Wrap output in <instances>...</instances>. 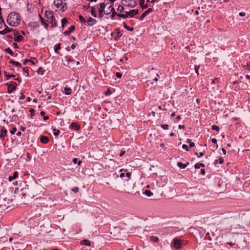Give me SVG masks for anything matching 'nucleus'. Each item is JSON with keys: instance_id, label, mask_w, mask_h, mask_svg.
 <instances>
[{"instance_id": "f257e3e1", "label": "nucleus", "mask_w": 250, "mask_h": 250, "mask_svg": "<svg viewBox=\"0 0 250 250\" xmlns=\"http://www.w3.org/2000/svg\"><path fill=\"white\" fill-rule=\"evenodd\" d=\"M20 21V15L18 13L11 12L7 17V22L10 26H17Z\"/></svg>"}, {"instance_id": "f03ea898", "label": "nucleus", "mask_w": 250, "mask_h": 250, "mask_svg": "<svg viewBox=\"0 0 250 250\" xmlns=\"http://www.w3.org/2000/svg\"><path fill=\"white\" fill-rule=\"evenodd\" d=\"M45 17L46 18V21L51 24L52 28L57 26L56 20L54 19L53 12L50 11H46L45 12Z\"/></svg>"}, {"instance_id": "7ed1b4c3", "label": "nucleus", "mask_w": 250, "mask_h": 250, "mask_svg": "<svg viewBox=\"0 0 250 250\" xmlns=\"http://www.w3.org/2000/svg\"><path fill=\"white\" fill-rule=\"evenodd\" d=\"M53 4L57 8L61 9L62 11L66 9V3L63 2L62 0H54Z\"/></svg>"}, {"instance_id": "20e7f679", "label": "nucleus", "mask_w": 250, "mask_h": 250, "mask_svg": "<svg viewBox=\"0 0 250 250\" xmlns=\"http://www.w3.org/2000/svg\"><path fill=\"white\" fill-rule=\"evenodd\" d=\"M122 4L125 6L130 8H134L137 5L135 0H122Z\"/></svg>"}, {"instance_id": "39448f33", "label": "nucleus", "mask_w": 250, "mask_h": 250, "mask_svg": "<svg viewBox=\"0 0 250 250\" xmlns=\"http://www.w3.org/2000/svg\"><path fill=\"white\" fill-rule=\"evenodd\" d=\"M6 85L8 86V92L9 93L15 90L17 86L16 83L15 82H11L10 84L6 83Z\"/></svg>"}, {"instance_id": "423d86ee", "label": "nucleus", "mask_w": 250, "mask_h": 250, "mask_svg": "<svg viewBox=\"0 0 250 250\" xmlns=\"http://www.w3.org/2000/svg\"><path fill=\"white\" fill-rule=\"evenodd\" d=\"M105 5H106L104 4V3H101L100 4V8L99 9V17L100 19H102L104 15L103 12H105L104 9Z\"/></svg>"}, {"instance_id": "0eeeda50", "label": "nucleus", "mask_w": 250, "mask_h": 250, "mask_svg": "<svg viewBox=\"0 0 250 250\" xmlns=\"http://www.w3.org/2000/svg\"><path fill=\"white\" fill-rule=\"evenodd\" d=\"M173 247L176 249H179L181 248V241L177 238L173 240Z\"/></svg>"}, {"instance_id": "6e6552de", "label": "nucleus", "mask_w": 250, "mask_h": 250, "mask_svg": "<svg viewBox=\"0 0 250 250\" xmlns=\"http://www.w3.org/2000/svg\"><path fill=\"white\" fill-rule=\"evenodd\" d=\"M126 14L127 16H130L131 17H133L135 15H136L139 14L138 10H131L130 11L126 12Z\"/></svg>"}, {"instance_id": "1a4fd4ad", "label": "nucleus", "mask_w": 250, "mask_h": 250, "mask_svg": "<svg viewBox=\"0 0 250 250\" xmlns=\"http://www.w3.org/2000/svg\"><path fill=\"white\" fill-rule=\"evenodd\" d=\"M87 25L92 26L94 25L97 22L96 20L91 17H89L87 20Z\"/></svg>"}, {"instance_id": "9d476101", "label": "nucleus", "mask_w": 250, "mask_h": 250, "mask_svg": "<svg viewBox=\"0 0 250 250\" xmlns=\"http://www.w3.org/2000/svg\"><path fill=\"white\" fill-rule=\"evenodd\" d=\"M0 133V138L2 139L6 135V134H7L6 129L4 127H1Z\"/></svg>"}, {"instance_id": "9b49d317", "label": "nucleus", "mask_w": 250, "mask_h": 250, "mask_svg": "<svg viewBox=\"0 0 250 250\" xmlns=\"http://www.w3.org/2000/svg\"><path fill=\"white\" fill-rule=\"evenodd\" d=\"M152 9L151 8H148L146 11L143 14L141 15L140 17V20H143L144 18L146 17L149 13L152 11Z\"/></svg>"}, {"instance_id": "f8f14e48", "label": "nucleus", "mask_w": 250, "mask_h": 250, "mask_svg": "<svg viewBox=\"0 0 250 250\" xmlns=\"http://www.w3.org/2000/svg\"><path fill=\"white\" fill-rule=\"evenodd\" d=\"M5 29L2 31H0V34L4 35L7 33L12 32V31H13L12 29H11V28L8 27L5 24Z\"/></svg>"}, {"instance_id": "ddd939ff", "label": "nucleus", "mask_w": 250, "mask_h": 250, "mask_svg": "<svg viewBox=\"0 0 250 250\" xmlns=\"http://www.w3.org/2000/svg\"><path fill=\"white\" fill-rule=\"evenodd\" d=\"M70 127L75 130H79L80 128V126L77 123L74 122L71 124Z\"/></svg>"}, {"instance_id": "4468645a", "label": "nucleus", "mask_w": 250, "mask_h": 250, "mask_svg": "<svg viewBox=\"0 0 250 250\" xmlns=\"http://www.w3.org/2000/svg\"><path fill=\"white\" fill-rule=\"evenodd\" d=\"M75 28L74 25L70 26L68 30L64 32V35L66 36L69 35L71 33L73 32L74 31Z\"/></svg>"}, {"instance_id": "2eb2a0df", "label": "nucleus", "mask_w": 250, "mask_h": 250, "mask_svg": "<svg viewBox=\"0 0 250 250\" xmlns=\"http://www.w3.org/2000/svg\"><path fill=\"white\" fill-rule=\"evenodd\" d=\"M41 142L43 144H47L49 142V139L47 137L42 136L40 138Z\"/></svg>"}, {"instance_id": "dca6fc26", "label": "nucleus", "mask_w": 250, "mask_h": 250, "mask_svg": "<svg viewBox=\"0 0 250 250\" xmlns=\"http://www.w3.org/2000/svg\"><path fill=\"white\" fill-rule=\"evenodd\" d=\"M23 40V37L21 35H18L14 38V41L17 42H21Z\"/></svg>"}, {"instance_id": "f3484780", "label": "nucleus", "mask_w": 250, "mask_h": 250, "mask_svg": "<svg viewBox=\"0 0 250 250\" xmlns=\"http://www.w3.org/2000/svg\"><path fill=\"white\" fill-rule=\"evenodd\" d=\"M80 243L81 245H84L87 246H90L91 245V242L87 239L82 240Z\"/></svg>"}, {"instance_id": "a211bd4d", "label": "nucleus", "mask_w": 250, "mask_h": 250, "mask_svg": "<svg viewBox=\"0 0 250 250\" xmlns=\"http://www.w3.org/2000/svg\"><path fill=\"white\" fill-rule=\"evenodd\" d=\"M189 165V163L187 162V164H182L181 162H178L177 163V166L180 168H185L187 166Z\"/></svg>"}, {"instance_id": "6ab92c4d", "label": "nucleus", "mask_w": 250, "mask_h": 250, "mask_svg": "<svg viewBox=\"0 0 250 250\" xmlns=\"http://www.w3.org/2000/svg\"><path fill=\"white\" fill-rule=\"evenodd\" d=\"M145 0H140V7L143 9H146L148 7V5L146 4L145 5Z\"/></svg>"}, {"instance_id": "aec40b11", "label": "nucleus", "mask_w": 250, "mask_h": 250, "mask_svg": "<svg viewBox=\"0 0 250 250\" xmlns=\"http://www.w3.org/2000/svg\"><path fill=\"white\" fill-rule=\"evenodd\" d=\"M224 162V159L222 157H220L218 158V159H217L214 162V165L215 166H217V163H219L220 164H222Z\"/></svg>"}, {"instance_id": "412c9836", "label": "nucleus", "mask_w": 250, "mask_h": 250, "mask_svg": "<svg viewBox=\"0 0 250 250\" xmlns=\"http://www.w3.org/2000/svg\"><path fill=\"white\" fill-rule=\"evenodd\" d=\"M18 175V172L15 171L12 176H10L8 178L9 181H12L13 180L15 179Z\"/></svg>"}, {"instance_id": "4be33fe9", "label": "nucleus", "mask_w": 250, "mask_h": 250, "mask_svg": "<svg viewBox=\"0 0 250 250\" xmlns=\"http://www.w3.org/2000/svg\"><path fill=\"white\" fill-rule=\"evenodd\" d=\"M64 90L65 91V94L70 95L71 94V89L68 87H65Z\"/></svg>"}, {"instance_id": "5701e85b", "label": "nucleus", "mask_w": 250, "mask_h": 250, "mask_svg": "<svg viewBox=\"0 0 250 250\" xmlns=\"http://www.w3.org/2000/svg\"><path fill=\"white\" fill-rule=\"evenodd\" d=\"M91 14L94 17H95V18L97 17V14H96V9H95L94 7H92L91 8Z\"/></svg>"}, {"instance_id": "b1692460", "label": "nucleus", "mask_w": 250, "mask_h": 250, "mask_svg": "<svg viewBox=\"0 0 250 250\" xmlns=\"http://www.w3.org/2000/svg\"><path fill=\"white\" fill-rule=\"evenodd\" d=\"M9 63H11L12 64H14L15 66H17V67H21V63L20 62H15V61H14L13 60H11L9 62Z\"/></svg>"}, {"instance_id": "393cba45", "label": "nucleus", "mask_w": 250, "mask_h": 250, "mask_svg": "<svg viewBox=\"0 0 250 250\" xmlns=\"http://www.w3.org/2000/svg\"><path fill=\"white\" fill-rule=\"evenodd\" d=\"M144 193L148 197H151L153 195V193L148 190H146Z\"/></svg>"}, {"instance_id": "a878e982", "label": "nucleus", "mask_w": 250, "mask_h": 250, "mask_svg": "<svg viewBox=\"0 0 250 250\" xmlns=\"http://www.w3.org/2000/svg\"><path fill=\"white\" fill-rule=\"evenodd\" d=\"M200 167H205V165L203 163H196L194 165V167L196 169L199 168Z\"/></svg>"}, {"instance_id": "bb28decb", "label": "nucleus", "mask_w": 250, "mask_h": 250, "mask_svg": "<svg viewBox=\"0 0 250 250\" xmlns=\"http://www.w3.org/2000/svg\"><path fill=\"white\" fill-rule=\"evenodd\" d=\"M124 27L126 29H127V30L129 31H133V30H134V28L133 27H129L128 26H127L126 25V24L125 22H124Z\"/></svg>"}, {"instance_id": "cd10ccee", "label": "nucleus", "mask_w": 250, "mask_h": 250, "mask_svg": "<svg viewBox=\"0 0 250 250\" xmlns=\"http://www.w3.org/2000/svg\"><path fill=\"white\" fill-rule=\"evenodd\" d=\"M109 12H107L106 13L104 12V14H107V15H108L109 14H110V13L113 12L114 11H115L114 8L111 5H110L109 6Z\"/></svg>"}, {"instance_id": "c85d7f7f", "label": "nucleus", "mask_w": 250, "mask_h": 250, "mask_svg": "<svg viewBox=\"0 0 250 250\" xmlns=\"http://www.w3.org/2000/svg\"><path fill=\"white\" fill-rule=\"evenodd\" d=\"M61 48L60 44H56L54 47L55 52L56 53H58V50Z\"/></svg>"}, {"instance_id": "c756f323", "label": "nucleus", "mask_w": 250, "mask_h": 250, "mask_svg": "<svg viewBox=\"0 0 250 250\" xmlns=\"http://www.w3.org/2000/svg\"><path fill=\"white\" fill-rule=\"evenodd\" d=\"M61 22H62V27H63L64 25L68 22V20L67 19L64 18L62 20Z\"/></svg>"}, {"instance_id": "7c9ffc66", "label": "nucleus", "mask_w": 250, "mask_h": 250, "mask_svg": "<svg viewBox=\"0 0 250 250\" xmlns=\"http://www.w3.org/2000/svg\"><path fill=\"white\" fill-rule=\"evenodd\" d=\"M4 74H5V76L7 78V79H9L10 78H14V77H15V75H14L13 74L10 75L9 74H8L6 71H4Z\"/></svg>"}, {"instance_id": "2f4dec72", "label": "nucleus", "mask_w": 250, "mask_h": 250, "mask_svg": "<svg viewBox=\"0 0 250 250\" xmlns=\"http://www.w3.org/2000/svg\"><path fill=\"white\" fill-rule=\"evenodd\" d=\"M60 131L58 129H57L56 128H54L53 129V134L55 135V136H58L59 134H60Z\"/></svg>"}, {"instance_id": "473e14b6", "label": "nucleus", "mask_w": 250, "mask_h": 250, "mask_svg": "<svg viewBox=\"0 0 250 250\" xmlns=\"http://www.w3.org/2000/svg\"><path fill=\"white\" fill-rule=\"evenodd\" d=\"M5 51L9 53L11 55H14V52L11 50L10 48H7L5 49Z\"/></svg>"}, {"instance_id": "72a5a7b5", "label": "nucleus", "mask_w": 250, "mask_h": 250, "mask_svg": "<svg viewBox=\"0 0 250 250\" xmlns=\"http://www.w3.org/2000/svg\"><path fill=\"white\" fill-rule=\"evenodd\" d=\"M44 71L42 68L41 67L38 69L37 73L39 74L43 75Z\"/></svg>"}, {"instance_id": "f704fd0d", "label": "nucleus", "mask_w": 250, "mask_h": 250, "mask_svg": "<svg viewBox=\"0 0 250 250\" xmlns=\"http://www.w3.org/2000/svg\"><path fill=\"white\" fill-rule=\"evenodd\" d=\"M150 240L153 242H157L159 240V238L156 236H151Z\"/></svg>"}, {"instance_id": "c9c22d12", "label": "nucleus", "mask_w": 250, "mask_h": 250, "mask_svg": "<svg viewBox=\"0 0 250 250\" xmlns=\"http://www.w3.org/2000/svg\"><path fill=\"white\" fill-rule=\"evenodd\" d=\"M118 11H119L120 13H123L124 11V7L122 5H119L118 8Z\"/></svg>"}, {"instance_id": "e433bc0d", "label": "nucleus", "mask_w": 250, "mask_h": 250, "mask_svg": "<svg viewBox=\"0 0 250 250\" xmlns=\"http://www.w3.org/2000/svg\"><path fill=\"white\" fill-rule=\"evenodd\" d=\"M117 16L118 17L122 18L123 19H125L127 17L126 13H125V14H118Z\"/></svg>"}, {"instance_id": "4c0bfd02", "label": "nucleus", "mask_w": 250, "mask_h": 250, "mask_svg": "<svg viewBox=\"0 0 250 250\" xmlns=\"http://www.w3.org/2000/svg\"><path fill=\"white\" fill-rule=\"evenodd\" d=\"M79 19L82 23H85L86 21L85 19L82 16H79Z\"/></svg>"}, {"instance_id": "58836bf2", "label": "nucleus", "mask_w": 250, "mask_h": 250, "mask_svg": "<svg viewBox=\"0 0 250 250\" xmlns=\"http://www.w3.org/2000/svg\"><path fill=\"white\" fill-rule=\"evenodd\" d=\"M211 128L212 130H216L217 132L219 131V127L216 125H213L211 127Z\"/></svg>"}, {"instance_id": "ea45409f", "label": "nucleus", "mask_w": 250, "mask_h": 250, "mask_svg": "<svg viewBox=\"0 0 250 250\" xmlns=\"http://www.w3.org/2000/svg\"><path fill=\"white\" fill-rule=\"evenodd\" d=\"M168 126H168V125H167V124H163V125H161V127L163 129H165V130H167V129H168Z\"/></svg>"}, {"instance_id": "a19ab883", "label": "nucleus", "mask_w": 250, "mask_h": 250, "mask_svg": "<svg viewBox=\"0 0 250 250\" xmlns=\"http://www.w3.org/2000/svg\"><path fill=\"white\" fill-rule=\"evenodd\" d=\"M71 190L75 193H77L79 191V188L78 187H75L72 188Z\"/></svg>"}, {"instance_id": "79ce46f5", "label": "nucleus", "mask_w": 250, "mask_h": 250, "mask_svg": "<svg viewBox=\"0 0 250 250\" xmlns=\"http://www.w3.org/2000/svg\"><path fill=\"white\" fill-rule=\"evenodd\" d=\"M39 16L40 17V19L42 24H44V23H45V22H47L46 20H45L44 19H43V18L40 15H39Z\"/></svg>"}, {"instance_id": "37998d69", "label": "nucleus", "mask_w": 250, "mask_h": 250, "mask_svg": "<svg viewBox=\"0 0 250 250\" xmlns=\"http://www.w3.org/2000/svg\"><path fill=\"white\" fill-rule=\"evenodd\" d=\"M243 67L247 70H250V64L249 63H247L246 65H244Z\"/></svg>"}, {"instance_id": "c03bdc74", "label": "nucleus", "mask_w": 250, "mask_h": 250, "mask_svg": "<svg viewBox=\"0 0 250 250\" xmlns=\"http://www.w3.org/2000/svg\"><path fill=\"white\" fill-rule=\"evenodd\" d=\"M17 131V129L15 127H13L12 130H10V133L11 134H14L16 131Z\"/></svg>"}, {"instance_id": "a18cd8bd", "label": "nucleus", "mask_w": 250, "mask_h": 250, "mask_svg": "<svg viewBox=\"0 0 250 250\" xmlns=\"http://www.w3.org/2000/svg\"><path fill=\"white\" fill-rule=\"evenodd\" d=\"M182 148L184 149H185L187 151H188V146H187V145H183L182 146Z\"/></svg>"}, {"instance_id": "49530a36", "label": "nucleus", "mask_w": 250, "mask_h": 250, "mask_svg": "<svg viewBox=\"0 0 250 250\" xmlns=\"http://www.w3.org/2000/svg\"><path fill=\"white\" fill-rule=\"evenodd\" d=\"M111 13H112V15H111V18H112V19H113V18H114L116 15H117V14H117V13H116V12H115V11H114L113 12H111Z\"/></svg>"}, {"instance_id": "de8ad7c7", "label": "nucleus", "mask_w": 250, "mask_h": 250, "mask_svg": "<svg viewBox=\"0 0 250 250\" xmlns=\"http://www.w3.org/2000/svg\"><path fill=\"white\" fill-rule=\"evenodd\" d=\"M12 31L13 32V34L15 36V37L19 35V32L17 30L13 29V31Z\"/></svg>"}, {"instance_id": "09e8293b", "label": "nucleus", "mask_w": 250, "mask_h": 250, "mask_svg": "<svg viewBox=\"0 0 250 250\" xmlns=\"http://www.w3.org/2000/svg\"><path fill=\"white\" fill-rule=\"evenodd\" d=\"M25 98V96L23 95L22 93H21V96L19 97L20 100H23Z\"/></svg>"}, {"instance_id": "8fccbe9b", "label": "nucleus", "mask_w": 250, "mask_h": 250, "mask_svg": "<svg viewBox=\"0 0 250 250\" xmlns=\"http://www.w3.org/2000/svg\"><path fill=\"white\" fill-rule=\"evenodd\" d=\"M126 176L128 178V179L126 180L127 181L129 180L130 179L131 173L127 172L126 173Z\"/></svg>"}, {"instance_id": "3c124183", "label": "nucleus", "mask_w": 250, "mask_h": 250, "mask_svg": "<svg viewBox=\"0 0 250 250\" xmlns=\"http://www.w3.org/2000/svg\"><path fill=\"white\" fill-rule=\"evenodd\" d=\"M23 71L25 73H27V76H28V70L26 67H24L23 68Z\"/></svg>"}, {"instance_id": "603ef678", "label": "nucleus", "mask_w": 250, "mask_h": 250, "mask_svg": "<svg viewBox=\"0 0 250 250\" xmlns=\"http://www.w3.org/2000/svg\"><path fill=\"white\" fill-rule=\"evenodd\" d=\"M116 76H117V78H121L122 77V75L121 73H120L119 72H117L116 74Z\"/></svg>"}, {"instance_id": "864d4df0", "label": "nucleus", "mask_w": 250, "mask_h": 250, "mask_svg": "<svg viewBox=\"0 0 250 250\" xmlns=\"http://www.w3.org/2000/svg\"><path fill=\"white\" fill-rule=\"evenodd\" d=\"M2 23H4V21L2 20L1 16H0V28L1 27V26L2 25Z\"/></svg>"}, {"instance_id": "5fc2aeb1", "label": "nucleus", "mask_w": 250, "mask_h": 250, "mask_svg": "<svg viewBox=\"0 0 250 250\" xmlns=\"http://www.w3.org/2000/svg\"><path fill=\"white\" fill-rule=\"evenodd\" d=\"M111 94V92L109 90V89H108L105 92V95L106 96H107V95H109Z\"/></svg>"}, {"instance_id": "6e6d98bb", "label": "nucleus", "mask_w": 250, "mask_h": 250, "mask_svg": "<svg viewBox=\"0 0 250 250\" xmlns=\"http://www.w3.org/2000/svg\"><path fill=\"white\" fill-rule=\"evenodd\" d=\"M239 15L241 17H243V16H245L246 15V14L245 12H240L239 13Z\"/></svg>"}, {"instance_id": "4d7b16f0", "label": "nucleus", "mask_w": 250, "mask_h": 250, "mask_svg": "<svg viewBox=\"0 0 250 250\" xmlns=\"http://www.w3.org/2000/svg\"><path fill=\"white\" fill-rule=\"evenodd\" d=\"M211 142L213 143V144H216L217 143V140L215 139V138H212L211 139Z\"/></svg>"}, {"instance_id": "13d9d810", "label": "nucleus", "mask_w": 250, "mask_h": 250, "mask_svg": "<svg viewBox=\"0 0 250 250\" xmlns=\"http://www.w3.org/2000/svg\"><path fill=\"white\" fill-rule=\"evenodd\" d=\"M198 68H199V66L197 67V66H195V72L196 73V74L197 75H199V73H198Z\"/></svg>"}, {"instance_id": "bf43d9fd", "label": "nucleus", "mask_w": 250, "mask_h": 250, "mask_svg": "<svg viewBox=\"0 0 250 250\" xmlns=\"http://www.w3.org/2000/svg\"><path fill=\"white\" fill-rule=\"evenodd\" d=\"M13 46L15 48H17L19 47L18 44L15 42L13 43Z\"/></svg>"}, {"instance_id": "052dcab7", "label": "nucleus", "mask_w": 250, "mask_h": 250, "mask_svg": "<svg viewBox=\"0 0 250 250\" xmlns=\"http://www.w3.org/2000/svg\"><path fill=\"white\" fill-rule=\"evenodd\" d=\"M195 144L193 142H190L189 143V147H192L194 146Z\"/></svg>"}, {"instance_id": "680f3d73", "label": "nucleus", "mask_w": 250, "mask_h": 250, "mask_svg": "<svg viewBox=\"0 0 250 250\" xmlns=\"http://www.w3.org/2000/svg\"><path fill=\"white\" fill-rule=\"evenodd\" d=\"M125 151H122L119 155L120 156V157L123 156L125 154Z\"/></svg>"}, {"instance_id": "e2e57ef3", "label": "nucleus", "mask_w": 250, "mask_h": 250, "mask_svg": "<svg viewBox=\"0 0 250 250\" xmlns=\"http://www.w3.org/2000/svg\"><path fill=\"white\" fill-rule=\"evenodd\" d=\"M212 83H215L216 81H218V78H214V79L211 80Z\"/></svg>"}, {"instance_id": "0e129e2a", "label": "nucleus", "mask_w": 250, "mask_h": 250, "mask_svg": "<svg viewBox=\"0 0 250 250\" xmlns=\"http://www.w3.org/2000/svg\"><path fill=\"white\" fill-rule=\"evenodd\" d=\"M26 156H27V157L28 158V160H30L31 159V157H30V154L29 153H26Z\"/></svg>"}, {"instance_id": "69168bd1", "label": "nucleus", "mask_w": 250, "mask_h": 250, "mask_svg": "<svg viewBox=\"0 0 250 250\" xmlns=\"http://www.w3.org/2000/svg\"><path fill=\"white\" fill-rule=\"evenodd\" d=\"M201 173L202 175H204L205 174V171L204 169H201Z\"/></svg>"}, {"instance_id": "338daca9", "label": "nucleus", "mask_w": 250, "mask_h": 250, "mask_svg": "<svg viewBox=\"0 0 250 250\" xmlns=\"http://www.w3.org/2000/svg\"><path fill=\"white\" fill-rule=\"evenodd\" d=\"M178 128L180 129H183L185 128V126L184 125H179Z\"/></svg>"}, {"instance_id": "774afa93", "label": "nucleus", "mask_w": 250, "mask_h": 250, "mask_svg": "<svg viewBox=\"0 0 250 250\" xmlns=\"http://www.w3.org/2000/svg\"><path fill=\"white\" fill-rule=\"evenodd\" d=\"M77 161H78V159L77 158H74L73 159V162L75 164H76L77 163Z\"/></svg>"}]
</instances>
